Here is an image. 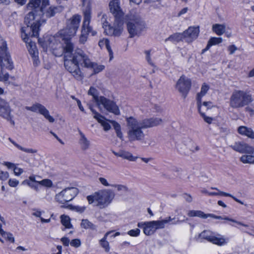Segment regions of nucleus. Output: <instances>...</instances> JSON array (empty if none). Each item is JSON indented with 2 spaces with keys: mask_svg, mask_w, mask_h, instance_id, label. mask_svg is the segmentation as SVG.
Listing matches in <instances>:
<instances>
[{
  "mask_svg": "<svg viewBox=\"0 0 254 254\" xmlns=\"http://www.w3.org/2000/svg\"><path fill=\"white\" fill-rule=\"evenodd\" d=\"M39 42L46 51L50 50L56 57L64 56V66L65 69L78 80L82 79V74L79 64L84 67L85 53L77 49L73 53L74 45L73 43H62L42 42Z\"/></svg>",
  "mask_w": 254,
  "mask_h": 254,
  "instance_id": "nucleus-1",
  "label": "nucleus"
},
{
  "mask_svg": "<svg viewBox=\"0 0 254 254\" xmlns=\"http://www.w3.org/2000/svg\"><path fill=\"white\" fill-rule=\"evenodd\" d=\"M48 4L49 0H30L28 4V7L31 8L32 11L26 15L24 22L28 26L30 25V30H32L34 36L38 35L40 26L46 22L45 15L47 17H52L62 9L60 7L51 6L44 12V8Z\"/></svg>",
  "mask_w": 254,
  "mask_h": 254,
  "instance_id": "nucleus-2",
  "label": "nucleus"
},
{
  "mask_svg": "<svg viewBox=\"0 0 254 254\" xmlns=\"http://www.w3.org/2000/svg\"><path fill=\"white\" fill-rule=\"evenodd\" d=\"M81 20L79 15L76 14L68 20L66 27L61 30L54 36L50 37L43 42L67 43H72L71 38L76 33Z\"/></svg>",
  "mask_w": 254,
  "mask_h": 254,
  "instance_id": "nucleus-3",
  "label": "nucleus"
},
{
  "mask_svg": "<svg viewBox=\"0 0 254 254\" xmlns=\"http://www.w3.org/2000/svg\"><path fill=\"white\" fill-rule=\"evenodd\" d=\"M4 68L11 70L13 63L8 52L6 42L0 37V81H5L8 79L9 74L4 71Z\"/></svg>",
  "mask_w": 254,
  "mask_h": 254,
  "instance_id": "nucleus-4",
  "label": "nucleus"
},
{
  "mask_svg": "<svg viewBox=\"0 0 254 254\" xmlns=\"http://www.w3.org/2000/svg\"><path fill=\"white\" fill-rule=\"evenodd\" d=\"M127 135L128 140L131 141H142L145 135L142 129H145L141 121H138L133 117L126 119Z\"/></svg>",
  "mask_w": 254,
  "mask_h": 254,
  "instance_id": "nucleus-5",
  "label": "nucleus"
},
{
  "mask_svg": "<svg viewBox=\"0 0 254 254\" xmlns=\"http://www.w3.org/2000/svg\"><path fill=\"white\" fill-rule=\"evenodd\" d=\"M115 195L113 190H103L87 196V199L89 204H93L94 206L103 208L111 203Z\"/></svg>",
  "mask_w": 254,
  "mask_h": 254,
  "instance_id": "nucleus-6",
  "label": "nucleus"
},
{
  "mask_svg": "<svg viewBox=\"0 0 254 254\" xmlns=\"http://www.w3.org/2000/svg\"><path fill=\"white\" fill-rule=\"evenodd\" d=\"M88 94L92 96L99 107L102 105L108 111L117 115H120V110L116 103L103 96H98V91L95 88L91 87L88 91Z\"/></svg>",
  "mask_w": 254,
  "mask_h": 254,
  "instance_id": "nucleus-7",
  "label": "nucleus"
},
{
  "mask_svg": "<svg viewBox=\"0 0 254 254\" xmlns=\"http://www.w3.org/2000/svg\"><path fill=\"white\" fill-rule=\"evenodd\" d=\"M126 23L130 38L139 36L145 26L144 22L139 16L133 14L127 16Z\"/></svg>",
  "mask_w": 254,
  "mask_h": 254,
  "instance_id": "nucleus-8",
  "label": "nucleus"
},
{
  "mask_svg": "<svg viewBox=\"0 0 254 254\" xmlns=\"http://www.w3.org/2000/svg\"><path fill=\"white\" fill-rule=\"evenodd\" d=\"M252 96L243 90L235 91L231 96L230 105L233 108H240L253 102Z\"/></svg>",
  "mask_w": 254,
  "mask_h": 254,
  "instance_id": "nucleus-9",
  "label": "nucleus"
},
{
  "mask_svg": "<svg viewBox=\"0 0 254 254\" xmlns=\"http://www.w3.org/2000/svg\"><path fill=\"white\" fill-rule=\"evenodd\" d=\"M26 25V27H22L21 29V36L23 40L27 44V47L29 53L33 58L34 63L37 64L38 61V50L35 43L31 42L29 39L30 35L31 37H34V36L32 35L33 31L32 30H30V25H29V26H28V24ZM38 35L37 36H34V37H38Z\"/></svg>",
  "mask_w": 254,
  "mask_h": 254,
  "instance_id": "nucleus-10",
  "label": "nucleus"
},
{
  "mask_svg": "<svg viewBox=\"0 0 254 254\" xmlns=\"http://www.w3.org/2000/svg\"><path fill=\"white\" fill-rule=\"evenodd\" d=\"M78 190L76 188H67L55 196L56 201L60 203L64 204L65 203L72 200L78 194Z\"/></svg>",
  "mask_w": 254,
  "mask_h": 254,
  "instance_id": "nucleus-11",
  "label": "nucleus"
},
{
  "mask_svg": "<svg viewBox=\"0 0 254 254\" xmlns=\"http://www.w3.org/2000/svg\"><path fill=\"white\" fill-rule=\"evenodd\" d=\"M188 215L189 217H198L201 218L206 219L208 217H211L216 219L225 220L229 221L237 224L242 225L243 226L248 227L249 226L247 224L243 223L242 222L237 221L233 219L230 218L227 216L222 217L221 216H217L213 214H205L200 210H190L188 213Z\"/></svg>",
  "mask_w": 254,
  "mask_h": 254,
  "instance_id": "nucleus-12",
  "label": "nucleus"
},
{
  "mask_svg": "<svg viewBox=\"0 0 254 254\" xmlns=\"http://www.w3.org/2000/svg\"><path fill=\"white\" fill-rule=\"evenodd\" d=\"M188 215L189 217H198L201 218L206 219L208 217H211L216 219L225 220L229 221L237 224L242 225L243 226L248 227L249 226L247 224L243 223L242 222L237 221L233 219L230 218L227 216L222 217L221 216H217L213 214H205L200 210H190L188 213Z\"/></svg>",
  "mask_w": 254,
  "mask_h": 254,
  "instance_id": "nucleus-13",
  "label": "nucleus"
},
{
  "mask_svg": "<svg viewBox=\"0 0 254 254\" xmlns=\"http://www.w3.org/2000/svg\"><path fill=\"white\" fill-rule=\"evenodd\" d=\"M106 15L102 14L101 20L103 22V28L104 29V32L108 35H114L116 36H120L123 31V22L122 19V24L119 22L120 20L118 18L115 19V24L117 25V27H113L108 24L106 21Z\"/></svg>",
  "mask_w": 254,
  "mask_h": 254,
  "instance_id": "nucleus-14",
  "label": "nucleus"
},
{
  "mask_svg": "<svg viewBox=\"0 0 254 254\" xmlns=\"http://www.w3.org/2000/svg\"><path fill=\"white\" fill-rule=\"evenodd\" d=\"M191 84V80L183 75L178 80L176 88L181 94L182 97L186 98L190 89Z\"/></svg>",
  "mask_w": 254,
  "mask_h": 254,
  "instance_id": "nucleus-15",
  "label": "nucleus"
},
{
  "mask_svg": "<svg viewBox=\"0 0 254 254\" xmlns=\"http://www.w3.org/2000/svg\"><path fill=\"white\" fill-rule=\"evenodd\" d=\"M199 237L206 240L207 241L212 243L213 244L222 246L226 244L228 241V239H225L222 237L218 238L213 235L211 231L208 230H204L199 235Z\"/></svg>",
  "mask_w": 254,
  "mask_h": 254,
  "instance_id": "nucleus-16",
  "label": "nucleus"
},
{
  "mask_svg": "<svg viewBox=\"0 0 254 254\" xmlns=\"http://www.w3.org/2000/svg\"><path fill=\"white\" fill-rule=\"evenodd\" d=\"M25 109L33 112L39 113L42 115L50 123H54L55 122L54 118L50 115L49 111L47 108L40 103H35L32 106H26Z\"/></svg>",
  "mask_w": 254,
  "mask_h": 254,
  "instance_id": "nucleus-17",
  "label": "nucleus"
},
{
  "mask_svg": "<svg viewBox=\"0 0 254 254\" xmlns=\"http://www.w3.org/2000/svg\"><path fill=\"white\" fill-rule=\"evenodd\" d=\"M11 112V109L8 103L0 98V116L14 124V121L12 120V116Z\"/></svg>",
  "mask_w": 254,
  "mask_h": 254,
  "instance_id": "nucleus-18",
  "label": "nucleus"
},
{
  "mask_svg": "<svg viewBox=\"0 0 254 254\" xmlns=\"http://www.w3.org/2000/svg\"><path fill=\"white\" fill-rule=\"evenodd\" d=\"M230 147L235 151L241 153L253 154L254 152V148L244 142H236Z\"/></svg>",
  "mask_w": 254,
  "mask_h": 254,
  "instance_id": "nucleus-19",
  "label": "nucleus"
},
{
  "mask_svg": "<svg viewBox=\"0 0 254 254\" xmlns=\"http://www.w3.org/2000/svg\"><path fill=\"white\" fill-rule=\"evenodd\" d=\"M199 33L198 27L190 26L183 32L184 40L188 43H190L197 38Z\"/></svg>",
  "mask_w": 254,
  "mask_h": 254,
  "instance_id": "nucleus-20",
  "label": "nucleus"
},
{
  "mask_svg": "<svg viewBox=\"0 0 254 254\" xmlns=\"http://www.w3.org/2000/svg\"><path fill=\"white\" fill-rule=\"evenodd\" d=\"M109 7L111 12L114 14L115 19L118 18L119 22L122 24V18L123 16L122 11L119 5V0H112L109 3Z\"/></svg>",
  "mask_w": 254,
  "mask_h": 254,
  "instance_id": "nucleus-21",
  "label": "nucleus"
},
{
  "mask_svg": "<svg viewBox=\"0 0 254 254\" xmlns=\"http://www.w3.org/2000/svg\"><path fill=\"white\" fill-rule=\"evenodd\" d=\"M84 58V67L92 69L94 74L98 73L104 69L105 66L104 65L92 62L86 54Z\"/></svg>",
  "mask_w": 254,
  "mask_h": 254,
  "instance_id": "nucleus-22",
  "label": "nucleus"
},
{
  "mask_svg": "<svg viewBox=\"0 0 254 254\" xmlns=\"http://www.w3.org/2000/svg\"><path fill=\"white\" fill-rule=\"evenodd\" d=\"M91 19V15H83V21L81 27V31L87 34H91L92 36H95L97 32L93 30V27L90 25Z\"/></svg>",
  "mask_w": 254,
  "mask_h": 254,
  "instance_id": "nucleus-23",
  "label": "nucleus"
},
{
  "mask_svg": "<svg viewBox=\"0 0 254 254\" xmlns=\"http://www.w3.org/2000/svg\"><path fill=\"white\" fill-rule=\"evenodd\" d=\"M141 121L143 123V127H145L146 128L158 126L163 123L162 120L159 118L145 119L141 120Z\"/></svg>",
  "mask_w": 254,
  "mask_h": 254,
  "instance_id": "nucleus-24",
  "label": "nucleus"
},
{
  "mask_svg": "<svg viewBox=\"0 0 254 254\" xmlns=\"http://www.w3.org/2000/svg\"><path fill=\"white\" fill-rule=\"evenodd\" d=\"M112 151L116 156L122 157L129 161H134L136 158V157H134L131 153L125 150H120L118 152H116L114 150Z\"/></svg>",
  "mask_w": 254,
  "mask_h": 254,
  "instance_id": "nucleus-25",
  "label": "nucleus"
},
{
  "mask_svg": "<svg viewBox=\"0 0 254 254\" xmlns=\"http://www.w3.org/2000/svg\"><path fill=\"white\" fill-rule=\"evenodd\" d=\"M175 218H172L171 217H168L163 220L152 221V223L154 225L155 230H156L159 229H163L166 224L175 220Z\"/></svg>",
  "mask_w": 254,
  "mask_h": 254,
  "instance_id": "nucleus-26",
  "label": "nucleus"
},
{
  "mask_svg": "<svg viewBox=\"0 0 254 254\" xmlns=\"http://www.w3.org/2000/svg\"><path fill=\"white\" fill-rule=\"evenodd\" d=\"M238 132L243 135H245L249 138H254V132L252 128L245 126H240L238 128Z\"/></svg>",
  "mask_w": 254,
  "mask_h": 254,
  "instance_id": "nucleus-27",
  "label": "nucleus"
},
{
  "mask_svg": "<svg viewBox=\"0 0 254 254\" xmlns=\"http://www.w3.org/2000/svg\"><path fill=\"white\" fill-rule=\"evenodd\" d=\"M92 0H81L83 15H91Z\"/></svg>",
  "mask_w": 254,
  "mask_h": 254,
  "instance_id": "nucleus-28",
  "label": "nucleus"
},
{
  "mask_svg": "<svg viewBox=\"0 0 254 254\" xmlns=\"http://www.w3.org/2000/svg\"><path fill=\"white\" fill-rule=\"evenodd\" d=\"M99 46L101 48H103L104 46H105L107 50L109 52V54L110 56V60H112L113 58V52L111 49V48L110 45V42L107 39H103L102 40H100L98 43Z\"/></svg>",
  "mask_w": 254,
  "mask_h": 254,
  "instance_id": "nucleus-29",
  "label": "nucleus"
},
{
  "mask_svg": "<svg viewBox=\"0 0 254 254\" xmlns=\"http://www.w3.org/2000/svg\"><path fill=\"white\" fill-rule=\"evenodd\" d=\"M209 87L206 83H203L201 88V91L197 94V105H201V100L208 90Z\"/></svg>",
  "mask_w": 254,
  "mask_h": 254,
  "instance_id": "nucleus-30",
  "label": "nucleus"
},
{
  "mask_svg": "<svg viewBox=\"0 0 254 254\" xmlns=\"http://www.w3.org/2000/svg\"><path fill=\"white\" fill-rule=\"evenodd\" d=\"M113 231H110L107 232L104 236L103 238L100 240V244L101 246L104 249L106 252H109L110 251L109 243L107 241L108 236L111 233H113Z\"/></svg>",
  "mask_w": 254,
  "mask_h": 254,
  "instance_id": "nucleus-31",
  "label": "nucleus"
},
{
  "mask_svg": "<svg viewBox=\"0 0 254 254\" xmlns=\"http://www.w3.org/2000/svg\"><path fill=\"white\" fill-rule=\"evenodd\" d=\"M78 131L80 135L79 143L80 144L81 147L83 150H86L88 148L89 146V141L86 138L84 134L80 130H78Z\"/></svg>",
  "mask_w": 254,
  "mask_h": 254,
  "instance_id": "nucleus-32",
  "label": "nucleus"
},
{
  "mask_svg": "<svg viewBox=\"0 0 254 254\" xmlns=\"http://www.w3.org/2000/svg\"><path fill=\"white\" fill-rule=\"evenodd\" d=\"M95 119L101 124L105 131H108L111 128L110 125L103 116L101 115H96L95 117Z\"/></svg>",
  "mask_w": 254,
  "mask_h": 254,
  "instance_id": "nucleus-33",
  "label": "nucleus"
},
{
  "mask_svg": "<svg viewBox=\"0 0 254 254\" xmlns=\"http://www.w3.org/2000/svg\"><path fill=\"white\" fill-rule=\"evenodd\" d=\"M184 40L183 33H176L166 39V41H170L173 42H179Z\"/></svg>",
  "mask_w": 254,
  "mask_h": 254,
  "instance_id": "nucleus-34",
  "label": "nucleus"
},
{
  "mask_svg": "<svg viewBox=\"0 0 254 254\" xmlns=\"http://www.w3.org/2000/svg\"><path fill=\"white\" fill-rule=\"evenodd\" d=\"M226 27L224 24H215L212 26L213 31L219 36L222 35L225 32Z\"/></svg>",
  "mask_w": 254,
  "mask_h": 254,
  "instance_id": "nucleus-35",
  "label": "nucleus"
},
{
  "mask_svg": "<svg viewBox=\"0 0 254 254\" xmlns=\"http://www.w3.org/2000/svg\"><path fill=\"white\" fill-rule=\"evenodd\" d=\"M147 225L144 228V233L146 235H151L156 231L152 221L147 222Z\"/></svg>",
  "mask_w": 254,
  "mask_h": 254,
  "instance_id": "nucleus-36",
  "label": "nucleus"
},
{
  "mask_svg": "<svg viewBox=\"0 0 254 254\" xmlns=\"http://www.w3.org/2000/svg\"><path fill=\"white\" fill-rule=\"evenodd\" d=\"M61 222L62 224L66 228H72V225L70 223V219L69 216L62 215L61 216Z\"/></svg>",
  "mask_w": 254,
  "mask_h": 254,
  "instance_id": "nucleus-37",
  "label": "nucleus"
},
{
  "mask_svg": "<svg viewBox=\"0 0 254 254\" xmlns=\"http://www.w3.org/2000/svg\"><path fill=\"white\" fill-rule=\"evenodd\" d=\"M110 122L112 123L114 129H115L117 136L120 138H122L123 134L121 131V126L120 124L114 121H110Z\"/></svg>",
  "mask_w": 254,
  "mask_h": 254,
  "instance_id": "nucleus-38",
  "label": "nucleus"
},
{
  "mask_svg": "<svg viewBox=\"0 0 254 254\" xmlns=\"http://www.w3.org/2000/svg\"><path fill=\"white\" fill-rule=\"evenodd\" d=\"M240 161L245 164H254V156L253 155H243L240 158Z\"/></svg>",
  "mask_w": 254,
  "mask_h": 254,
  "instance_id": "nucleus-39",
  "label": "nucleus"
},
{
  "mask_svg": "<svg viewBox=\"0 0 254 254\" xmlns=\"http://www.w3.org/2000/svg\"><path fill=\"white\" fill-rule=\"evenodd\" d=\"M81 226L84 229H91L92 230L96 229V226L87 219L82 220Z\"/></svg>",
  "mask_w": 254,
  "mask_h": 254,
  "instance_id": "nucleus-40",
  "label": "nucleus"
},
{
  "mask_svg": "<svg viewBox=\"0 0 254 254\" xmlns=\"http://www.w3.org/2000/svg\"><path fill=\"white\" fill-rule=\"evenodd\" d=\"M198 110L200 114L201 115V116L203 118L204 121L208 123V124H210L212 123V121L213 120V119L211 117L206 116L204 113L202 112L201 111V105H198L197 106Z\"/></svg>",
  "mask_w": 254,
  "mask_h": 254,
  "instance_id": "nucleus-41",
  "label": "nucleus"
},
{
  "mask_svg": "<svg viewBox=\"0 0 254 254\" xmlns=\"http://www.w3.org/2000/svg\"><path fill=\"white\" fill-rule=\"evenodd\" d=\"M222 42V39L221 38L212 37L209 40L208 42L212 46L221 43Z\"/></svg>",
  "mask_w": 254,
  "mask_h": 254,
  "instance_id": "nucleus-42",
  "label": "nucleus"
},
{
  "mask_svg": "<svg viewBox=\"0 0 254 254\" xmlns=\"http://www.w3.org/2000/svg\"><path fill=\"white\" fill-rule=\"evenodd\" d=\"M38 183L46 187L50 188L53 185V183L49 179H44L41 181L38 182Z\"/></svg>",
  "mask_w": 254,
  "mask_h": 254,
  "instance_id": "nucleus-43",
  "label": "nucleus"
},
{
  "mask_svg": "<svg viewBox=\"0 0 254 254\" xmlns=\"http://www.w3.org/2000/svg\"><path fill=\"white\" fill-rule=\"evenodd\" d=\"M201 111L202 110H207L211 109L212 107H215L211 102H203L202 104L201 103Z\"/></svg>",
  "mask_w": 254,
  "mask_h": 254,
  "instance_id": "nucleus-44",
  "label": "nucleus"
},
{
  "mask_svg": "<svg viewBox=\"0 0 254 254\" xmlns=\"http://www.w3.org/2000/svg\"><path fill=\"white\" fill-rule=\"evenodd\" d=\"M88 34L85 33L84 32L81 31V35L79 37V43L81 44H84L88 38Z\"/></svg>",
  "mask_w": 254,
  "mask_h": 254,
  "instance_id": "nucleus-45",
  "label": "nucleus"
},
{
  "mask_svg": "<svg viewBox=\"0 0 254 254\" xmlns=\"http://www.w3.org/2000/svg\"><path fill=\"white\" fill-rule=\"evenodd\" d=\"M140 234V230L139 229H132L127 232V234L132 237H137Z\"/></svg>",
  "mask_w": 254,
  "mask_h": 254,
  "instance_id": "nucleus-46",
  "label": "nucleus"
},
{
  "mask_svg": "<svg viewBox=\"0 0 254 254\" xmlns=\"http://www.w3.org/2000/svg\"><path fill=\"white\" fill-rule=\"evenodd\" d=\"M70 244L72 247L79 248L81 246V241L79 239H75L71 240Z\"/></svg>",
  "mask_w": 254,
  "mask_h": 254,
  "instance_id": "nucleus-47",
  "label": "nucleus"
},
{
  "mask_svg": "<svg viewBox=\"0 0 254 254\" xmlns=\"http://www.w3.org/2000/svg\"><path fill=\"white\" fill-rule=\"evenodd\" d=\"M2 236L4 237L7 240L11 242V243L14 242V238L11 233L5 232L4 233Z\"/></svg>",
  "mask_w": 254,
  "mask_h": 254,
  "instance_id": "nucleus-48",
  "label": "nucleus"
},
{
  "mask_svg": "<svg viewBox=\"0 0 254 254\" xmlns=\"http://www.w3.org/2000/svg\"><path fill=\"white\" fill-rule=\"evenodd\" d=\"M20 150L28 153H36L37 152V150L36 149L32 148H26L23 147L22 146L21 147Z\"/></svg>",
  "mask_w": 254,
  "mask_h": 254,
  "instance_id": "nucleus-49",
  "label": "nucleus"
},
{
  "mask_svg": "<svg viewBox=\"0 0 254 254\" xmlns=\"http://www.w3.org/2000/svg\"><path fill=\"white\" fill-rule=\"evenodd\" d=\"M221 193H223V196L231 197L233 199H234L236 202H238V203H240L241 204H244V203L241 200H240L239 199L237 198L234 196L232 195V194H231L230 193H227V192H221Z\"/></svg>",
  "mask_w": 254,
  "mask_h": 254,
  "instance_id": "nucleus-50",
  "label": "nucleus"
},
{
  "mask_svg": "<svg viewBox=\"0 0 254 254\" xmlns=\"http://www.w3.org/2000/svg\"><path fill=\"white\" fill-rule=\"evenodd\" d=\"M9 177V174L7 172L0 171V179L1 180H6Z\"/></svg>",
  "mask_w": 254,
  "mask_h": 254,
  "instance_id": "nucleus-51",
  "label": "nucleus"
},
{
  "mask_svg": "<svg viewBox=\"0 0 254 254\" xmlns=\"http://www.w3.org/2000/svg\"><path fill=\"white\" fill-rule=\"evenodd\" d=\"M111 186L113 187L116 188L117 189V190L119 191L122 190H125V191L127 190V187L122 185H111Z\"/></svg>",
  "mask_w": 254,
  "mask_h": 254,
  "instance_id": "nucleus-52",
  "label": "nucleus"
},
{
  "mask_svg": "<svg viewBox=\"0 0 254 254\" xmlns=\"http://www.w3.org/2000/svg\"><path fill=\"white\" fill-rule=\"evenodd\" d=\"M61 242L63 243L64 246L65 247H67L69 246L70 244V240L65 237H64L61 239Z\"/></svg>",
  "mask_w": 254,
  "mask_h": 254,
  "instance_id": "nucleus-53",
  "label": "nucleus"
},
{
  "mask_svg": "<svg viewBox=\"0 0 254 254\" xmlns=\"http://www.w3.org/2000/svg\"><path fill=\"white\" fill-rule=\"evenodd\" d=\"M145 54L146 55V59L147 62L150 64L152 65L153 63H152V60H151V57H150V51H149V50L145 51Z\"/></svg>",
  "mask_w": 254,
  "mask_h": 254,
  "instance_id": "nucleus-54",
  "label": "nucleus"
},
{
  "mask_svg": "<svg viewBox=\"0 0 254 254\" xmlns=\"http://www.w3.org/2000/svg\"><path fill=\"white\" fill-rule=\"evenodd\" d=\"M18 181L16 179H9L8 184L10 187H15L18 184Z\"/></svg>",
  "mask_w": 254,
  "mask_h": 254,
  "instance_id": "nucleus-55",
  "label": "nucleus"
},
{
  "mask_svg": "<svg viewBox=\"0 0 254 254\" xmlns=\"http://www.w3.org/2000/svg\"><path fill=\"white\" fill-rule=\"evenodd\" d=\"M14 173L16 176H19L21 175L23 172V170L22 169L20 168H17L16 166L14 168Z\"/></svg>",
  "mask_w": 254,
  "mask_h": 254,
  "instance_id": "nucleus-56",
  "label": "nucleus"
},
{
  "mask_svg": "<svg viewBox=\"0 0 254 254\" xmlns=\"http://www.w3.org/2000/svg\"><path fill=\"white\" fill-rule=\"evenodd\" d=\"M3 164L6 166L8 169H13L14 170V168L15 167V165L14 163L9 162H4Z\"/></svg>",
  "mask_w": 254,
  "mask_h": 254,
  "instance_id": "nucleus-57",
  "label": "nucleus"
},
{
  "mask_svg": "<svg viewBox=\"0 0 254 254\" xmlns=\"http://www.w3.org/2000/svg\"><path fill=\"white\" fill-rule=\"evenodd\" d=\"M99 180L100 181V182L104 186H106V187H108V186H111V185L109 184L107 180L104 178H99Z\"/></svg>",
  "mask_w": 254,
  "mask_h": 254,
  "instance_id": "nucleus-58",
  "label": "nucleus"
},
{
  "mask_svg": "<svg viewBox=\"0 0 254 254\" xmlns=\"http://www.w3.org/2000/svg\"><path fill=\"white\" fill-rule=\"evenodd\" d=\"M33 210L35 211V212L32 213V215H33V216H34L35 217H39L41 219V214H42V211H39V210H37V209H34Z\"/></svg>",
  "mask_w": 254,
  "mask_h": 254,
  "instance_id": "nucleus-59",
  "label": "nucleus"
},
{
  "mask_svg": "<svg viewBox=\"0 0 254 254\" xmlns=\"http://www.w3.org/2000/svg\"><path fill=\"white\" fill-rule=\"evenodd\" d=\"M237 48L235 45H231L229 47L228 50L230 52V54H233L237 50Z\"/></svg>",
  "mask_w": 254,
  "mask_h": 254,
  "instance_id": "nucleus-60",
  "label": "nucleus"
},
{
  "mask_svg": "<svg viewBox=\"0 0 254 254\" xmlns=\"http://www.w3.org/2000/svg\"><path fill=\"white\" fill-rule=\"evenodd\" d=\"M184 198L188 202H191L192 200V198L190 194H185L184 195Z\"/></svg>",
  "mask_w": 254,
  "mask_h": 254,
  "instance_id": "nucleus-61",
  "label": "nucleus"
},
{
  "mask_svg": "<svg viewBox=\"0 0 254 254\" xmlns=\"http://www.w3.org/2000/svg\"><path fill=\"white\" fill-rule=\"evenodd\" d=\"M8 140L10 141V142L12 143L16 147H17L19 150L20 149L21 146L18 144L16 142H15L13 140H12L11 138H8Z\"/></svg>",
  "mask_w": 254,
  "mask_h": 254,
  "instance_id": "nucleus-62",
  "label": "nucleus"
},
{
  "mask_svg": "<svg viewBox=\"0 0 254 254\" xmlns=\"http://www.w3.org/2000/svg\"><path fill=\"white\" fill-rule=\"evenodd\" d=\"M8 140L10 141V142L12 143L16 147H17L19 150L20 149L21 146L18 144L16 142H15L13 140H12L11 138H8Z\"/></svg>",
  "mask_w": 254,
  "mask_h": 254,
  "instance_id": "nucleus-63",
  "label": "nucleus"
},
{
  "mask_svg": "<svg viewBox=\"0 0 254 254\" xmlns=\"http://www.w3.org/2000/svg\"><path fill=\"white\" fill-rule=\"evenodd\" d=\"M245 110L246 112H249L251 115H253L254 114V110H253V108L250 107H246Z\"/></svg>",
  "mask_w": 254,
  "mask_h": 254,
  "instance_id": "nucleus-64",
  "label": "nucleus"
}]
</instances>
